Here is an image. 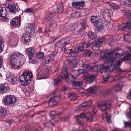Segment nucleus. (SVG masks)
<instances>
[{"label":"nucleus","instance_id":"nucleus-1","mask_svg":"<svg viewBox=\"0 0 131 131\" xmlns=\"http://www.w3.org/2000/svg\"><path fill=\"white\" fill-rule=\"evenodd\" d=\"M123 50L119 49L114 52L110 51L107 53L104 50L101 51L100 50L97 52L98 53H100L101 57L106 59L108 62H111L112 65L114 66L115 68L117 69V71L121 72L123 71L119 68V67L124 60L120 59L118 60H116V58L121 57L123 54Z\"/></svg>","mask_w":131,"mask_h":131},{"label":"nucleus","instance_id":"nucleus-2","mask_svg":"<svg viewBox=\"0 0 131 131\" xmlns=\"http://www.w3.org/2000/svg\"><path fill=\"white\" fill-rule=\"evenodd\" d=\"M10 62L12 67L15 69H19L25 61V57L21 53H14L10 57Z\"/></svg>","mask_w":131,"mask_h":131},{"label":"nucleus","instance_id":"nucleus-3","mask_svg":"<svg viewBox=\"0 0 131 131\" xmlns=\"http://www.w3.org/2000/svg\"><path fill=\"white\" fill-rule=\"evenodd\" d=\"M33 77L32 73L28 71L24 72L20 77V84L22 85H28L30 82Z\"/></svg>","mask_w":131,"mask_h":131},{"label":"nucleus","instance_id":"nucleus-4","mask_svg":"<svg viewBox=\"0 0 131 131\" xmlns=\"http://www.w3.org/2000/svg\"><path fill=\"white\" fill-rule=\"evenodd\" d=\"M75 118L77 120H79L81 118H86V121L92 122L96 121L97 119L93 115L92 113L90 112H86L81 113L80 115H77L75 116Z\"/></svg>","mask_w":131,"mask_h":131},{"label":"nucleus","instance_id":"nucleus-5","mask_svg":"<svg viewBox=\"0 0 131 131\" xmlns=\"http://www.w3.org/2000/svg\"><path fill=\"white\" fill-rule=\"evenodd\" d=\"M27 29L28 31L25 32L22 35V38L25 42L28 43L30 41L31 39L30 33H34L35 32L34 26L32 25V26L27 28Z\"/></svg>","mask_w":131,"mask_h":131},{"label":"nucleus","instance_id":"nucleus-6","mask_svg":"<svg viewBox=\"0 0 131 131\" xmlns=\"http://www.w3.org/2000/svg\"><path fill=\"white\" fill-rule=\"evenodd\" d=\"M97 105L100 110L105 111L111 106V102L110 101H100L97 103Z\"/></svg>","mask_w":131,"mask_h":131},{"label":"nucleus","instance_id":"nucleus-7","mask_svg":"<svg viewBox=\"0 0 131 131\" xmlns=\"http://www.w3.org/2000/svg\"><path fill=\"white\" fill-rule=\"evenodd\" d=\"M25 53L28 55V58L30 62L34 64L38 63V61L35 60L33 58L35 54L34 49L32 47H29L26 48L25 50Z\"/></svg>","mask_w":131,"mask_h":131},{"label":"nucleus","instance_id":"nucleus-8","mask_svg":"<svg viewBox=\"0 0 131 131\" xmlns=\"http://www.w3.org/2000/svg\"><path fill=\"white\" fill-rule=\"evenodd\" d=\"M17 99L16 97L12 95H8L5 96L4 99V102L7 105H10L15 104Z\"/></svg>","mask_w":131,"mask_h":131},{"label":"nucleus","instance_id":"nucleus-9","mask_svg":"<svg viewBox=\"0 0 131 131\" xmlns=\"http://www.w3.org/2000/svg\"><path fill=\"white\" fill-rule=\"evenodd\" d=\"M62 69H63V72L64 73H62L61 74V76L62 78H68V76H71L72 78L74 79H76V77L78 76V72H77V71L78 70H73L72 72L74 74V75H71L70 73H68L67 71V68L66 66H64L63 67Z\"/></svg>","mask_w":131,"mask_h":131},{"label":"nucleus","instance_id":"nucleus-10","mask_svg":"<svg viewBox=\"0 0 131 131\" xmlns=\"http://www.w3.org/2000/svg\"><path fill=\"white\" fill-rule=\"evenodd\" d=\"M7 15V11L5 7H0V16L3 17L2 20L4 21L8 22L9 21V19L6 17Z\"/></svg>","mask_w":131,"mask_h":131},{"label":"nucleus","instance_id":"nucleus-11","mask_svg":"<svg viewBox=\"0 0 131 131\" xmlns=\"http://www.w3.org/2000/svg\"><path fill=\"white\" fill-rule=\"evenodd\" d=\"M91 104V101L84 102L79 106L77 107L75 110L77 111L84 110L90 106Z\"/></svg>","mask_w":131,"mask_h":131},{"label":"nucleus","instance_id":"nucleus-12","mask_svg":"<svg viewBox=\"0 0 131 131\" xmlns=\"http://www.w3.org/2000/svg\"><path fill=\"white\" fill-rule=\"evenodd\" d=\"M54 57V56L52 54L46 56L43 58L42 62L45 63H49L53 61Z\"/></svg>","mask_w":131,"mask_h":131},{"label":"nucleus","instance_id":"nucleus-13","mask_svg":"<svg viewBox=\"0 0 131 131\" xmlns=\"http://www.w3.org/2000/svg\"><path fill=\"white\" fill-rule=\"evenodd\" d=\"M20 17H16L13 19L11 22V24L13 27H17L19 26L20 24Z\"/></svg>","mask_w":131,"mask_h":131},{"label":"nucleus","instance_id":"nucleus-14","mask_svg":"<svg viewBox=\"0 0 131 131\" xmlns=\"http://www.w3.org/2000/svg\"><path fill=\"white\" fill-rule=\"evenodd\" d=\"M7 79L11 83L15 84L17 83L19 81L18 78L14 77L12 74H10L7 77Z\"/></svg>","mask_w":131,"mask_h":131},{"label":"nucleus","instance_id":"nucleus-15","mask_svg":"<svg viewBox=\"0 0 131 131\" xmlns=\"http://www.w3.org/2000/svg\"><path fill=\"white\" fill-rule=\"evenodd\" d=\"M84 3L83 2H74L72 3V6L77 9H81L83 8L84 5Z\"/></svg>","mask_w":131,"mask_h":131},{"label":"nucleus","instance_id":"nucleus-16","mask_svg":"<svg viewBox=\"0 0 131 131\" xmlns=\"http://www.w3.org/2000/svg\"><path fill=\"white\" fill-rule=\"evenodd\" d=\"M131 27V21L128 22L126 24H124L118 26L119 29L126 31L127 29H128Z\"/></svg>","mask_w":131,"mask_h":131},{"label":"nucleus","instance_id":"nucleus-17","mask_svg":"<svg viewBox=\"0 0 131 131\" xmlns=\"http://www.w3.org/2000/svg\"><path fill=\"white\" fill-rule=\"evenodd\" d=\"M59 99V97L54 96L51 98L49 100V104L50 106L54 105L57 104Z\"/></svg>","mask_w":131,"mask_h":131},{"label":"nucleus","instance_id":"nucleus-18","mask_svg":"<svg viewBox=\"0 0 131 131\" xmlns=\"http://www.w3.org/2000/svg\"><path fill=\"white\" fill-rule=\"evenodd\" d=\"M55 13L53 10H52L48 13L47 16L45 17L46 20L48 22H50V21L51 18L54 17L55 15Z\"/></svg>","mask_w":131,"mask_h":131},{"label":"nucleus","instance_id":"nucleus-19","mask_svg":"<svg viewBox=\"0 0 131 131\" xmlns=\"http://www.w3.org/2000/svg\"><path fill=\"white\" fill-rule=\"evenodd\" d=\"M7 8L10 12L14 13L17 10L15 6L14 5L8 4L7 6Z\"/></svg>","mask_w":131,"mask_h":131},{"label":"nucleus","instance_id":"nucleus-20","mask_svg":"<svg viewBox=\"0 0 131 131\" xmlns=\"http://www.w3.org/2000/svg\"><path fill=\"white\" fill-rule=\"evenodd\" d=\"M68 43L65 41V40L64 39H60L58 42L55 44V47H59L61 45H67Z\"/></svg>","mask_w":131,"mask_h":131},{"label":"nucleus","instance_id":"nucleus-21","mask_svg":"<svg viewBox=\"0 0 131 131\" xmlns=\"http://www.w3.org/2000/svg\"><path fill=\"white\" fill-rule=\"evenodd\" d=\"M82 27L81 25H79L75 27L73 30V33L75 35H78L81 30Z\"/></svg>","mask_w":131,"mask_h":131},{"label":"nucleus","instance_id":"nucleus-22","mask_svg":"<svg viewBox=\"0 0 131 131\" xmlns=\"http://www.w3.org/2000/svg\"><path fill=\"white\" fill-rule=\"evenodd\" d=\"M57 122L56 120H51L44 124V126L46 127H50V125H52L53 126Z\"/></svg>","mask_w":131,"mask_h":131},{"label":"nucleus","instance_id":"nucleus-23","mask_svg":"<svg viewBox=\"0 0 131 131\" xmlns=\"http://www.w3.org/2000/svg\"><path fill=\"white\" fill-rule=\"evenodd\" d=\"M98 18L96 16H92L91 17V21L95 25L97 26L98 22Z\"/></svg>","mask_w":131,"mask_h":131},{"label":"nucleus","instance_id":"nucleus-24","mask_svg":"<svg viewBox=\"0 0 131 131\" xmlns=\"http://www.w3.org/2000/svg\"><path fill=\"white\" fill-rule=\"evenodd\" d=\"M68 96H69L71 100H75L77 96V94L72 92H70L68 94Z\"/></svg>","mask_w":131,"mask_h":131},{"label":"nucleus","instance_id":"nucleus-25","mask_svg":"<svg viewBox=\"0 0 131 131\" xmlns=\"http://www.w3.org/2000/svg\"><path fill=\"white\" fill-rule=\"evenodd\" d=\"M84 50L83 46L82 45L79 47L75 49L73 51V54H76L79 53L80 51H82Z\"/></svg>","mask_w":131,"mask_h":131},{"label":"nucleus","instance_id":"nucleus-26","mask_svg":"<svg viewBox=\"0 0 131 131\" xmlns=\"http://www.w3.org/2000/svg\"><path fill=\"white\" fill-rule=\"evenodd\" d=\"M63 69H62V72L61 74L60 75L58 78V79H55L54 80V82L56 84H58V83L59 82L62 81V80L63 79H66L67 78H62V77L61 74L62 73H64V72H63Z\"/></svg>","mask_w":131,"mask_h":131},{"label":"nucleus","instance_id":"nucleus-27","mask_svg":"<svg viewBox=\"0 0 131 131\" xmlns=\"http://www.w3.org/2000/svg\"><path fill=\"white\" fill-rule=\"evenodd\" d=\"M95 80V77L94 76L92 75L88 77L86 79L87 83H90L93 81Z\"/></svg>","mask_w":131,"mask_h":131},{"label":"nucleus","instance_id":"nucleus-28","mask_svg":"<svg viewBox=\"0 0 131 131\" xmlns=\"http://www.w3.org/2000/svg\"><path fill=\"white\" fill-rule=\"evenodd\" d=\"M83 82L82 81H73L72 82V85L76 86L77 87H80L81 86Z\"/></svg>","mask_w":131,"mask_h":131},{"label":"nucleus","instance_id":"nucleus-29","mask_svg":"<svg viewBox=\"0 0 131 131\" xmlns=\"http://www.w3.org/2000/svg\"><path fill=\"white\" fill-rule=\"evenodd\" d=\"M97 88L96 87H91L88 89L87 92L88 93H94L96 91Z\"/></svg>","mask_w":131,"mask_h":131},{"label":"nucleus","instance_id":"nucleus-30","mask_svg":"<svg viewBox=\"0 0 131 131\" xmlns=\"http://www.w3.org/2000/svg\"><path fill=\"white\" fill-rule=\"evenodd\" d=\"M122 83H121L117 84L114 88V90L115 91H118L122 88Z\"/></svg>","mask_w":131,"mask_h":131},{"label":"nucleus","instance_id":"nucleus-31","mask_svg":"<svg viewBox=\"0 0 131 131\" xmlns=\"http://www.w3.org/2000/svg\"><path fill=\"white\" fill-rule=\"evenodd\" d=\"M57 10L58 13H61L63 12V5L62 3H60L58 6Z\"/></svg>","mask_w":131,"mask_h":131},{"label":"nucleus","instance_id":"nucleus-32","mask_svg":"<svg viewBox=\"0 0 131 131\" xmlns=\"http://www.w3.org/2000/svg\"><path fill=\"white\" fill-rule=\"evenodd\" d=\"M77 72H78V75H80L81 74L83 73L85 76H86L88 75L89 74L88 72H85L84 70L82 69H80L79 70L77 71Z\"/></svg>","mask_w":131,"mask_h":131},{"label":"nucleus","instance_id":"nucleus-33","mask_svg":"<svg viewBox=\"0 0 131 131\" xmlns=\"http://www.w3.org/2000/svg\"><path fill=\"white\" fill-rule=\"evenodd\" d=\"M6 91V87L2 84H0V93H3Z\"/></svg>","mask_w":131,"mask_h":131},{"label":"nucleus","instance_id":"nucleus-34","mask_svg":"<svg viewBox=\"0 0 131 131\" xmlns=\"http://www.w3.org/2000/svg\"><path fill=\"white\" fill-rule=\"evenodd\" d=\"M83 66L86 69V72H88V71H89L91 68V66L88 64H83Z\"/></svg>","mask_w":131,"mask_h":131},{"label":"nucleus","instance_id":"nucleus-35","mask_svg":"<svg viewBox=\"0 0 131 131\" xmlns=\"http://www.w3.org/2000/svg\"><path fill=\"white\" fill-rule=\"evenodd\" d=\"M124 39L126 41L129 42L131 40V36L129 35H124Z\"/></svg>","mask_w":131,"mask_h":131},{"label":"nucleus","instance_id":"nucleus-36","mask_svg":"<svg viewBox=\"0 0 131 131\" xmlns=\"http://www.w3.org/2000/svg\"><path fill=\"white\" fill-rule=\"evenodd\" d=\"M6 114V112L1 107H0V117H4Z\"/></svg>","mask_w":131,"mask_h":131},{"label":"nucleus","instance_id":"nucleus-37","mask_svg":"<svg viewBox=\"0 0 131 131\" xmlns=\"http://www.w3.org/2000/svg\"><path fill=\"white\" fill-rule=\"evenodd\" d=\"M92 49L94 50L99 51L100 50V45L99 44L96 43L92 47Z\"/></svg>","mask_w":131,"mask_h":131},{"label":"nucleus","instance_id":"nucleus-38","mask_svg":"<svg viewBox=\"0 0 131 131\" xmlns=\"http://www.w3.org/2000/svg\"><path fill=\"white\" fill-rule=\"evenodd\" d=\"M109 78V75L108 74L104 75L103 76V79L102 82L104 83H106Z\"/></svg>","mask_w":131,"mask_h":131},{"label":"nucleus","instance_id":"nucleus-39","mask_svg":"<svg viewBox=\"0 0 131 131\" xmlns=\"http://www.w3.org/2000/svg\"><path fill=\"white\" fill-rule=\"evenodd\" d=\"M35 10L32 8H26L24 12L27 13H33L34 12Z\"/></svg>","mask_w":131,"mask_h":131},{"label":"nucleus","instance_id":"nucleus-40","mask_svg":"<svg viewBox=\"0 0 131 131\" xmlns=\"http://www.w3.org/2000/svg\"><path fill=\"white\" fill-rule=\"evenodd\" d=\"M88 35L89 37L90 38L93 39L96 36V34H94V32L91 31L89 33Z\"/></svg>","mask_w":131,"mask_h":131},{"label":"nucleus","instance_id":"nucleus-41","mask_svg":"<svg viewBox=\"0 0 131 131\" xmlns=\"http://www.w3.org/2000/svg\"><path fill=\"white\" fill-rule=\"evenodd\" d=\"M44 54L42 52H39L36 53V57L39 59H41L44 56Z\"/></svg>","mask_w":131,"mask_h":131},{"label":"nucleus","instance_id":"nucleus-42","mask_svg":"<svg viewBox=\"0 0 131 131\" xmlns=\"http://www.w3.org/2000/svg\"><path fill=\"white\" fill-rule=\"evenodd\" d=\"M50 26L52 27H55L56 26V24L55 21L53 20H51L50 21Z\"/></svg>","mask_w":131,"mask_h":131},{"label":"nucleus","instance_id":"nucleus-43","mask_svg":"<svg viewBox=\"0 0 131 131\" xmlns=\"http://www.w3.org/2000/svg\"><path fill=\"white\" fill-rule=\"evenodd\" d=\"M123 1L122 3V4L124 5L125 6H129L130 5L131 0H128V1L127 2L125 0H123Z\"/></svg>","mask_w":131,"mask_h":131},{"label":"nucleus","instance_id":"nucleus-44","mask_svg":"<svg viewBox=\"0 0 131 131\" xmlns=\"http://www.w3.org/2000/svg\"><path fill=\"white\" fill-rule=\"evenodd\" d=\"M3 39L0 38V53H1L3 51Z\"/></svg>","mask_w":131,"mask_h":131},{"label":"nucleus","instance_id":"nucleus-45","mask_svg":"<svg viewBox=\"0 0 131 131\" xmlns=\"http://www.w3.org/2000/svg\"><path fill=\"white\" fill-rule=\"evenodd\" d=\"M97 25L98 26V29L100 30H101L103 28V25L101 23L98 22Z\"/></svg>","mask_w":131,"mask_h":131},{"label":"nucleus","instance_id":"nucleus-46","mask_svg":"<svg viewBox=\"0 0 131 131\" xmlns=\"http://www.w3.org/2000/svg\"><path fill=\"white\" fill-rule=\"evenodd\" d=\"M92 54V52L90 51H86L85 53V56L88 57H89Z\"/></svg>","mask_w":131,"mask_h":131},{"label":"nucleus","instance_id":"nucleus-47","mask_svg":"<svg viewBox=\"0 0 131 131\" xmlns=\"http://www.w3.org/2000/svg\"><path fill=\"white\" fill-rule=\"evenodd\" d=\"M65 53L66 54H71L72 53H73V51L72 49H67Z\"/></svg>","mask_w":131,"mask_h":131},{"label":"nucleus","instance_id":"nucleus-48","mask_svg":"<svg viewBox=\"0 0 131 131\" xmlns=\"http://www.w3.org/2000/svg\"><path fill=\"white\" fill-rule=\"evenodd\" d=\"M57 115V114L55 113V112L54 111H51V113L50 114V116L52 118H53L54 116Z\"/></svg>","mask_w":131,"mask_h":131},{"label":"nucleus","instance_id":"nucleus-49","mask_svg":"<svg viewBox=\"0 0 131 131\" xmlns=\"http://www.w3.org/2000/svg\"><path fill=\"white\" fill-rule=\"evenodd\" d=\"M125 59L127 60L131 59V55L128 54L127 55L125 58Z\"/></svg>","mask_w":131,"mask_h":131},{"label":"nucleus","instance_id":"nucleus-50","mask_svg":"<svg viewBox=\"0 0 131 131\" xmlns=\"http://www.w3.org/2000/svg\"><path fill=\"white\" fill-rule=\"evenodd\" d=\"M109 5L110 7L112 8V9L114 10H115L116 9L117 6H116V5H114L111 4H109Z\"/></svg>","mask_w":131,"mask_h":131},{"label":"nucleus","instance_id":"nucleus-51","mask_svg":"<svg viewBox=\"0 0 131 131\" xmlns=\"http://www.w3.org/2000/svg\"><path fill=\"white\" fill-rule=\"evenodd\" d=\"M106 121L108 123L111 122V117L110 116H107L106 117Z\"/></svg>","mask_w":131,"mask_h":131},{"label":"nucleus","instance_id":"nucleus-52","mask_svg":"<svg viewBox=\"0 0 131 131\" xmlns=\"http://www.w3.org/2000/svg\"><path fill=\"white\" fill-rule=\"evenodd\" d=\"M86 24V21L84 20H83L81 23V25L82 27H84V26Z\"/></svg>","mask_w":131,"mask_h":131},{"label":"nucleus","instance_id":"nucleus-53","mask_svg":"<svg viewBox=\"0 0 131 131\" xmlns=\"http://www.w3.org/2000/svg\"><path fill=\"white\" fill-rule=\"evenodd\" d=\"M11 122L10 120H7L6 121V125L10 126L11 125Z\"/></svg>","mask_w":131,"mask_h":131},{"label":"nucleus","instance_id":"nucleus-54","mask_svg":"<svg viewBox=\"0 0 131 131\" xmlns=\"http://www.w3.org/2000/svg\"><path fill=\"white\" fill-rule=\"evenodd\" d=\"M73 61H70L69 62V64L73 67H75V65L73 64Z\"/></svg>","mask_w":131,"mask_h":131},{"label":"nucleus","instance_id":"nucleus-55","mask_svg":"<svg viewBox=\"0 0 131 131\" xmlns=\"http://www.w3.org/2000/svg\"><path fill=\"white\" fill-rule=\"evenodd\" d=\"M122 13H123L125 15L126 14H127V15L128 14V13L127 12L126 10H123L122 11Z\"/></svg>","mask_w":131,"mask_h":131},{"label":"nucleus","instance_id":"nucleus-56","mask_svg":"<svg viewBox=\"0 0 131 131\" xmlns=\"http://www.w3.org/2000/svg\"><path fill=\"white\" fill-rule=\"evenodd\" d=\"M67 49L66 48V46L63 47L61 48V50L63 51H64L65 52L66 51V50Z\"/></svg>","mask_w":131,"mask_h":131},{"label":"nucleus","instance_id":"nucleus-57","mask_svg":"<svg viewBox=\"0 0 131 131\" xmlns=\"http://www.w3.org/2000/svg\"><path fill=\"white\" fill-rule=\"evenodd\" d=\"M82 46H83V47L84 48H87L89 46V45L87 44L84 43L82 45Z\"/></svg>","mask_w":131,"mask_h":131},{"label":"nucleus","instance_id":"nucleus-58","mask_svg":"<svg viewBox=\"0 0 131 131\" xmlns=\"http://www.w3.org/2000/svg\"><path fill=\"white\" fill-rule=\"evenodd\" d=\"M3 62V60L2 57L0 56V64H1Z\"/></svg>","mask_w":131,"mask_h":131},{"label":"nucleus","instance_id":"nucleus-59","mask_svg":"<svg viewBox=\"0 0 131 131\" xmlns=\"http://www.w3.org/2000/svg\"><path fill=\"white\" fill-rule=\"evenodd\" d=\"M17 40H16V41H15V42H14V45H16V44H17Z\"/></svg>","mask_w":131,"mask_h":131},{"label":"nucleus","instance_id":"nucleus-60","mask_svg":"<svg viewBox=\"0 0 131 131\" xmlns=\"http://www.w3.org/2000/svg\"><path fill=\"white\" fill-rule=\"evenodd\" d=\"M51 39L52 40H53V41H54V37H52L51 38ZM56 39H55L54 40Z\"/></svg>","mask_w":131,"mask_h":131},{"label":"nucleus","instance_id":"nucleus-61","mask_svg":"<svg viewBox=\"0 0 131 131\" xmlns=\"http://www.w3.org/2000/svg\"><path fill=\"white\" fill-rule=\"evenodd\" d=\"M80 131H88L87 130L85 129H83L82 130H81Z\"/></svg>","mask_w":131,"mask_h":131},{"label":"nucleus","instance_id":"nucleus-62","mask_svg":"<svg viewBox=\"0 0 131 131\" xmlns=\"http://www.w3.org/2000/svg\"><path fill=\"white\" fill-rule=\"evenodd\" d=\"M42 74H41L40 73V74L38 73L37 74V76H39V75H41Z\"/></svg>","mask_w":131,"mask_h":131},{"label":"nucleus","instance_id":"nucleus-63","mask_svg":"<svg viewBox=\"0 0 131 131\" xmlns=\"http://www.w3.org/2000/svg\"><path fill=\"white\" fill-rule=\"evenodd\" d=\"M111 131H117L116 130H112Z\"/></svg>","mask_w":131,"mask_h":131},{"label":"nucleus","instance_id":"nucleus-64","mask_svg":"<svg viewBox=\"0 0 131 131\" xmlns=\"http://www.w3.org/2000/svg\"><path fill=\"white\" fill-rule=\"evenodd\" d=\"M130 52H131V48L130 49Z\"/></svg>","mask_w":131,"mask_h":131}]
</instances>
